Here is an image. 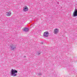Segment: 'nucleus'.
Instances as JSON below:
<instances>
[{
	"instance_id": "f257e3e1",
	"label": "nucleus",
	"mask_w": 77,
	"mask_h": 77,
	"mask_svg": "<svg viewBox=\"0 0 77 77\" xmlns=\"http://www.w3.org/2000/svg\"><path fill=\"white\" fill-rule=\"evenodd\" d=\"M16 73H18V71L15 70V69L14 70L12 69L11 72V75L13 77H15V76L17 75V74Z\"/></svg>"
},
{
	"instance_id": "f03ea898",
	"label": "nucleus",
	"mask_w": 77,
	"mask_h": 77,
	"mask_svg": "<svg viewBox=\"0 0 77 77\" xmlns=\"http://www.w3.org/2000/svg\"><path fill=\"white\" fill-rule=\"evenodd\" d=\"M10 47L12 50H14L15 49V48H16V45L14 44L11 45Z\"/></svg>"
},
{
	"instance_id": "7ed1b4c3",
	"label": "nucleus",
	"mask_w": 77,
	"mask_h": 77,
	"mask_svg": "<svg viewBox=\"0 0 77 77\" xmlns=\"http://www.w3.org/2000/svg\"><path fill=\"white\" fill-rule=\"evenodd\" d=\"M49 34L48 32V31H46L44 32L43 34V36H44V37H48Z\"/></svg>"
},
{
	"instance_id": "20e7f679",
	"label": "nucleus",
	"mask_w": 77,
	"mask_h": 77,
	"mask_svg": "<svg viewBox=\"0 0 77 77\" xmlns=\"http://www.w3.org/2000/svg\"><path fill=\"white\" fill-rule=\"evenodd\" d=\"M77 10H75L73 14V17H77Z\"/></svg>"
},
{
	"instance_id": "39448f33",
	"label": "nucleus",
	"mask_w": 77,
	"mask_h": 77,
	"mask_svg": "<svg viewBox=\"0 0 77 77\" xmlns=\"http://www.w3.org/2000/svg\"><path fill=\"white\" fill-rule=\"evenodd\" d=\"M59 32V29L57 28H56L54 29V33L55 35L57 34Z\"/></svg>"
},
{
	"instance_id": "423d86ee",
	"label": "nucleus",
	"mask_w": 77,
	"mask_h": 77,
	"mask_svg": "<svg viewBox=\"0 0 77 77\" xmlns=\"http://www.w3.org/2000/svg\"><path fill=\"white\" fill-rule=\"evenodd\" d=\"M23 31H24L25 32H27L29 31V28H25L23 29Z\"/></svg>"
},
{
	"instance_id": "0eeeda50",
	"label": "nucleus",
	"mask_w": 77,
	"mask_h": 77,
	"mask_svg": "<svg viewBox=\"0 0 77 77\" xmlns=\"http://www.w3.org/2000/svg\"><path fill=\"white\" fill-rule=\"evenodd\" d=\"M11 12L10 11L7 12L6 14V15H7V16H11Z\"/></svg>"
},
{
	"instance_id": "6e6552de",
	"label": "nucleus",
	"mask_w": 77,
	"mask_h": 77,
	"mask_svg": "<svg viewBox=\"0 0 77 77\" xmlns=\"http://www.w3.org/2000/svg\"><path fill=\"white\" fill-rule=\"evenodd\" d=\"M23 10L24 11H25V12L27 11H28V8H27V7L26 6L25 8H23Z\"/></svg>"
},
{
	"instance_id": "1a4fd4ad",
	"label": "nucleus",
	"mask_w": 77,
	"mask_h": 77,
	"mask_svg": "<svg viewBox=\"0 0 77 77\" xmlns=\"http://www.w3.org/2000/svg\"><path fill=\"white\" fill-rule=\"evenodd\" d=\"M41 52L39 51H38L36 52V54L38 55H39V54H41Z\"/></svg>"
},
{
	"instance_id": "9d476101",
	"label": "nucleus",
	"mask_w": 77,
	"mask_h": 77,
	"mask_svg": "<svg viewBox=\"0 0 77 77\" xmlns=\"http://www.w3.org/2000/svg\"><path fill=\"white\" fill-rule=\"evenodd\" d=\"M42 74L41 73H38V75H41Z\"/></svg>"
},
{
	"instance_id": "9b49d317",
	"label": "nucleus",
	"mask_w": 77,
	"mask_h": 77,
	"mask_svg": "<svg viewBox=\"0 0 77 77\" xmlns=\"http://www.w3.org/2000/svg\"><path fill=\"white\" fill-rule=\"evenodd\" d=\"M24 57H26V56H24Z\"/></svg>"
},
{
	"instance_id": "f8f14e48",
	"label": "nucleus",
	"mask_w": 77,
	"mask_h": 77,
	"mask_svg": "<svg viewBox=\"0 0 77 77\" xmlns=\"http://www.w3.org/2000/svg\"><path fill=\"white\" fill-rule=\"evenodd\" d=\"M41 44H43V43L42 42V43H41Z\"/></svg>"
}]
</instances>
